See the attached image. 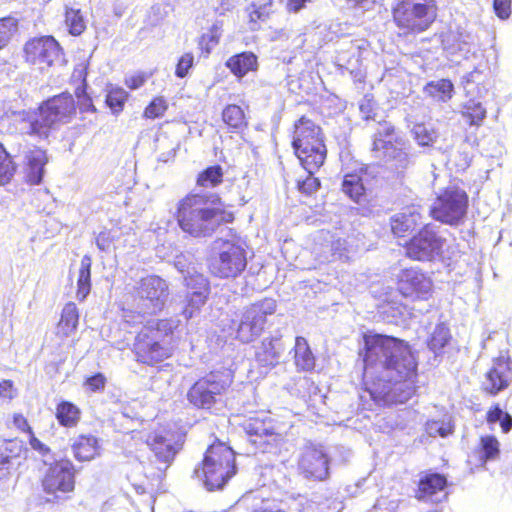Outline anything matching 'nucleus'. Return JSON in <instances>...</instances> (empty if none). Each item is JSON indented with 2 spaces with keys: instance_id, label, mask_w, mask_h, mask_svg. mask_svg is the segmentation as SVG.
<instances>
[{
  "instance_id": "obj_1",
  "label": "nucleus",
  "mask_w": 512,
  "mask_h": 512,
  "mask_svg": "<svg viewBox=\"0 0 512 512\" xmlns=\"http://www.w3.org/2000/svg\"><path fill=\"white\" fill-rule=\"evenodd\" d=\"M364 379L379 405L405 403L415 393L417 361L410 346L393 337L364 336Z\"/></svg>"
},
{
  "instance_id": "obj_2",
  "label": "nucleus",
  "mask_w": 512,
  "mask_h": 512,
  "mask_svg": "<svg viewBox=\"0 0 512 512\" xmlns=\"http://www.w3.org/2000/svg\"><path fill=\"white\" fill-rule=\"evenodd\" d=\"M176 219L185 233L206 237L221 224L232 222L234 215L222 207L216 196L188 194L178 202Z\"/></svg>"
},
{
  "instance_id": "obj_3",
  "label": "nucleus",
  "mask_w": 512,
  "mask_h": 512,
  "mask_svg": "<svg viewBox=\"0 0 512 512\" xmlns=\"http://www.w3.org/2000/svg\"><path fill=\"white\" fill-rule=\"evenodd\" d=\"M168 296L169 288L164 279L156 275L141 278L125 298L123 321L132 325L141 324L146 315L162 311Z\"/></svg>"
},
{
  "instance_id": "obj_4",
  "label": "nucleus",
  "mask_w": 512,
  "mask_h": 512,
  "mask_svg": "<svg viewBox=\"0 0 512 512\" xmlns=\"http://www.w3.org/2000/svg\"><path fill=\"white\" fill-rule=\"evenodd\" d=\"M292 147L306 172H316L326 159L321 128L304 116L294 124Z\"/></svg>"
},
{
  "instance_id": "obj_5",
  "label": "nucleus",
  "mask_w": 512,
  "mask_h": 512,
  "mask_svg": "<svg viewBox=\"0 0 512 512\" xmlns=\"http://www.w3.org/2000/svg\"><path fill=\"white\" fill-rule=\"evenodd\" d=\"M235 473L234 451L222 442L208 447L201 468L194 471L209 491L222 488Z\"/></svg>"
},
{
  "instance_id": "obj_6",
  "label": "nucleus",
  "mask_w": 512,
  "mask_h": 512,
  "mask_svg": "<svg viewBox=\"0 0 512 512\" xmlns=\"http://www.w3.org/2000/svg\"><path fill=\"white\" fill-rule=\"evenodd\" d=\"M165 321H150L137 334L134 342V353L137 361L154 365L169 358L173 347L170 345L169 336L164 329Z\"/></svg>"
},
{
  "instance_id": "obj_7",
  "label": "nucleus",
  "mask_w": 512,
  "mask_h": 512,
  "mask_svg": "<svg viewBox=\"0 0 512 512\" xmlns=\"http://www.w3.org/2000/svg\"><path fill=\"white\" fill-rule=\"evenodd\" d=\"M396 26L407 33L418 34L426 31L437 17L433 1L397 0L392 8Z\"/></svg>"
},
{
  "instance_id": "obj_8",
  "label": "nucleus",
  "mask_w": 512,
  "mask_h": 512,
  "mask_svg": "<svg viewBox=\"0 0 512 512\" xmlns=\"http://www.w3.org/2000/svg\"><path fill=\"white\" fill-rule=\"evenodd\" d=\"M276 309V301L272 298H264L244 308L237 323L236 338L242 343L254 341L264 330L267 317Z\"/></svg>"
},
{
  "instance_id": "obj_9",
  "label": "nucleus",
  "mask_w": 512,
  "mask_h": 512,
  "mask_svg": "<svg viewBox=\"0 0 512 512\" xmlns=\"http://www.w3.org/2000/svg\"><path fill=\"white\" fill-rule=\"evenodd\" d=\"M245 243L239 239L222 241L218 257L211 263V271L220 278H234L247 265Z\"/></svg>"
},
{
  "instance_id": "obj_10",
  "label": "nucleus",
  "mask_w": 512,
  "mask_h": 512,
  "mask_svg": "<svg viewBox=\"0 0 512 512\" xmlns=\"http://www.w3.org/2000/svg\"><path fill=\"white\" fill-rule=\"evenodd\" d=\"M467 206L468 197L465 191L456 187H448L436 198L430 213L437 221L457 225L464 218Z\"/></svg>"
},
{
  "instance_id": "obj_11",
  "label": "nucleus",
  "mask_w": 512,
  "mask_h": 512,
  "mask_svg": "<svg viewBox=\"0 0 512 512\" xmlns=\"http://www.w3.org/2000/svg\"><path fill=\"white\" fill-rule=\"evenodd\" d=\"M229 385L228 374L210 373L194 383L187 392V399L196 408L210 409Z\"/></svg>"
},
{
  "instance_id": "obj_12",
  "label": "nucleus",
  "mask_w": 512,
  "mask_h": 512,
  "mask_svg": "<svg viewBox=\"0 0 512 512\" xmlns=\"http://www.w3.org/2000/svg\"><path fill=\"white\" fill-rule=\"evenodd\" d=\"M26 61L39 70L45 71L61 60L62 50L52 36L34 38L24 47Z\"/></svg>"
},
{
  "instance_id": "obj_13",
  "label": "nucleus",
  "mask_w": 512,
  "mask_h": 512,
  "mask_svg": "<svg viewBox=\"0 0 512 512\" xmlns=\"http://www.w3.org/2000/svg\"><path fill=\"white\" fill-rule=\"evenodd\" d=\"M75 111L76 107L72 95L63 93L44 102L38 113L49 133L55 126L70 121Z\"/></svg>"
},
{
  "instance_id": "obj_14",
  "label": "nucleus",
  "mask_w": 512,
  "mask_h": 512,
  "mask_svg": "<svg viewBox=\"0 0 512 512\" xmlns=\"http://www.w3.org/2000/svg\"><path fill=\"white\" fill-rule=\"evenodd\" d=\"M397 289L410 300H427L432 293V281L420 269H402L397 274Z\"/></svg>"
},
{
  "instance_id": "obj_15",
  "label": "nucleus",
  "mask_w": 512,
  "mask_h": 512,
  "mask_svg": "<svg viewBox=\"0 0 512 512\" xmlns=\"http://www.w3.org/2000/svg\"><path fill=\"white\" fill-rule=\"evenodd\" d=\"M443 244L444 240L425 226L406 244V255L413 260L431 261L440 255Z\"/></svg>"
},
{
  "instance_id": "obj_16",
  "label": "nucleus",
  "mask_w": 512,
  "mask_h": 512,
  "mask_svg": "<svg viewBox=\"0 0 512 512\" xmlns=\"http://www.w3.org/2000/svg\"><path fill=\"white\" fill-rule=\"evenodd\" d=\"M301 474L307 479L323 481L329 476V458L322 446H306L298 462Z\"/></svg>"
},
{
  "instance_id": "obj_17",
  "label": "nucleus",
  "mask_w": 512,
  "mask_h": 512,
  "mask_svg": "<svg viewBox=\"0 0 512 512\" xmlns=\"http://www.w3.org/2000/svg\"><path fill=\"white\" fill-rule=\"evenodd\" d=\"M372 150L377 158L384 159L397 171L407 169L412 163V157L402 139H396L395 142H392L375 137Z\"/></svg>"
},
{
  "instance_id": "obj_18",
  "label": "nucleus",
  "mask_w": 512,
  "mask_h": 512,
  "mask_svg": "<svg viewBox=\"0 0 512 512\" xmlns=\"http://www.w3.org/2000/svg\"><path fill=\"white\" fill-rule=\"evenodd\" d=\"M45 492L56 494L57 492H71L74 489L73 465L70 461H60L51 465L43 479Z\"/></svg>"
},
{
  "instance_id": "obj_19",
  "label": "nucleus",
  "mask_w": 512,
  "mask_h": 512,
  "mask_svg": "<svg viewBox=\"0 0 512 512\" xmlns=\"http://www.w3.org/2000/svg\"><path fill=\"white\" fill-rule=\"evenodd\" d=\"M512 381V362L508 357L500 356L493 360L491 367L485 374L482 383L483 389L496 395L506 389Z\"/></svg>"
},
{
  "instance_id": "obj_20",
  "label": "nucleus",
  "mask_w": 512,
  "mask_h": 512,
  "mask_svg": "<svg viewBox=\"0 0 512 512\" xmlns=\"http://www.w3.org/2000/svg\"><path fill=\"white\" fill-rule=\"evenodd\" d=\"M147 445L153 452L156 460L168 467L181 448L175 434L170 431L153 432L146 439Z\"/></svg>"
},
{
  "instance_id": "obj_21",
  "label": "nucleus",
  "mask_w": 512,
  "mask_h": 512,
  "mask_svg": "<svg viewBox=\"0 0 512 512\" xmlns=\"http://www.w3.org/2000/svg\"><path fill=\"white\" fill-rule=\"evenodd\" d=\"M185 284L188 289V294L183 315L186 319H189L205 304L209 287L207 279L202 274H192L185 277Z\"/></svg>"
},
{
  "instance_id": "obj_22",
  "label": "nucleus",
  "mask_w": 512,
  "mask_h": 512,
  "mask_svg": "<svg viewBox=\"0 0 512 512\" xmlns=\"http://www.w3.org/2000/svg\"><path fill=\"white\" fill-rule=\"evenodd\" d=\"M446 479L440 474H429L423 477L419 482L417 497L420 500L441 502L446 498Z\"/></svg>"
},
{
  "instance_id": "obj_23",
  "label": "nucleus",
  "mask_w": 512,
  "mask_h": 512,
  "mask_svg": "<svg viewBox=\"0 0 512 512\" xmlns=\"http://www.w3.org/2000/svg\"><path fill=\"white\" fill-rule=\"evenodd\" d=\"M13 124L16 132L23 135L46 138L48 132L40 119L38 112H18L13 116Z\"/></svg>"
},
{
  "instance_id": "obj_24",
  "label": "nucleus",
  "mask_w": 512,
  "mask_h": 512,
  "mask_svg": "<svg viewBox=\"0 0 512 512\" xmlns=\"http://www.w3.org/2000/svg\"><path fill=\"white\" fill-rule=\"evenodd\" d=\"M284 345L280 337L264 338L256 350V361L262 367H274L279 363Z\"/></svg>"
},
{
  "instance_id": "obj_25",
  "label": "nucleus",
  "mask_w": 512,
  "mask_h": 512,
  "mask_svg": "<svg viewBox=\"0 0 512 512\" xmlns=\"http://www.w3.org/2000/svg\"><path fill=\"white\" fill-rule=\"evenodd\" d=\"M420 224H422V213L417 206L406 207L391 219L392 232L398 237H403L405 233L413 231Z\"/></svg>"
},
{
  "instance_id": "obj_26",
  "label": "nucleus",
  "mask_w": 512,
  "mask_h": 512,
  "mask_svg": "<svg viewBox=\"0 0 512 512\" xmlns=\"http://www.w3.org/2000/svg\"><path fill=\"white\" fill-rule=\"evenodd\" d=\"M48 162L47 154L44 150L35 148L29 150L25 155V177L31 185H38L41 183L45 165Z\"/></svg>"
},
{
  "instance_id": "obj_27",
  "label": "nucleus",
  "mask_w": 512,
  "mask_h": 512,
  "mask_svg": "<svg viewBox=\"0 0 512 512\" xmlns=\"http://www.w3.org/2000/svg\"><path fill=\"white\" fill-rule=\"evenodd\" d=\"M245 432L249 436L267 438L266 442H276L281 435L275 432L273 422L269 418L251 417L243 424Z\"/></svg>"
},
{
  "instance_id": "obj_28",
  "label": "nucleus",
  "mask_w": 512,
  "mask_h": 512,
  "mask_svg": "<svg viewBox=\"0 0 512 512\" xmlns=\"http://www.w3.org/2000/svg\"><path fill=\"white\" fill-rule=\"evenodd\" d=\"M100 444L97 437L93 435H80L72 444L74 457L78 461H91L100 455Z\"/></svg>"
},
{
  "instance_id": "obj_29",
  "label": "nucleus",
  "mask_w": 512,
  "mask_h": 512,
  "mask_svg": "<svg viewBox=\"0 0 512 512\" xmlns=\"http://www.w3.org/2000/svg\"><path fill=\"white\" fill-rule=\"evenodd\" d=\"M226 67L233 75L242 78L249 72H254L258 69L257 56L252 52L236 54L226 61Z\"/></svg>"
},
{
  "instance_id": "obj_30",
  "label": "nucleus",
  "mask_w": 512,
  "mask_h": 512,
  "mask_svg": "<svg viewBox=\"0 0 512 512\" xmlns=\"http://www.w3.org/2000/svg\"><path fill=\"white\" fill-rule=\"evenodd\" d=\"M294 363L299 371H311L315 367V357L307 340L301 336L295 339Z\"/></svg>"
},
{
  "instance_id": "obj_31",
  "label": "nucleus",
  "mask_w": 512,
  "mask_h": 512,
  "mask_svg": "<svg viewBox=\"0 0 512 512\" xmlns=\"http://www.w3.org/2000/svg\"><path fill=\"white\" fill-rule=\"evenodd\" d=\"M79 314L74 303H67L61 314L60 321L57 325V334L62 337L70 336L77 329Z\"/></svg>"
},
{
  "instance_id": "obj_32",
  "label": "nucleus",
  "mask_w": 512,
  "mask_h": 512,
  "mask_svg": "<svg viewBox=\"0 0 512 512\" xmlns=\"http://www.w3.org/2000/svg\"><path fill=\"white\" fill-rule=\"evenodd\" d=\"M454 86L448 79L431 81L424 87V93L436 101L447 102L452 98Z\"/></svg>"
},
{
  "instance_id": "obj_33",
  "label": "nucleus",
  "mask_w": 512,
  "mask_h": 512,
  "mask_svg": "<svg viewBox=\"0 0 512 512\" xmlns=\"http://www.w3.org/2000/svg\"><path fill=\"white\" fill-rule=\"evenodd\" d=\"M486 109L482 103L474 99H470L464 103L461 115L470 126L480 127L486 118Z\"/></svg>"
},
{
  "instance_id": "obj_34",
  "label": "nucleus",
  "mask_w": 512,
  "mask_h": 512,
  "mask_svg": "<svg viewBox=\"0 0 512 512\" xmlns=\"http://www.w3.org/2000/svg\"><path fill=\"white\" fill-rule=\"evenodd\" d=\"M77 286V297L80 300H84L91 289V258L88 255L83 256L81 259Z\"/></svg>"
},
{
  "instance_id": "obj_35",
  "label": "nucleus",
  "mask_w": 512,
  "mask_h": 512,
  "mask_svg": "<svg viewBox=\"0 0 512 512\" xmlns=\"http://www.w3.org/2000/svg\"><path fill=\"white\" fill-rule=\"evenodd\" d=\"M343 192L355 202H360L364 196L365 187L358 173L346 174L342 183Z\"/></svg>"
},
{
  "instance_id": "obj_36",
  "label": "nucleus",
  "mask_w": 512,
  "mask_h": 512,
  "mask_svg": "<svg viewBox=\"0 0 512 512\" xmlns=\"http://www.w3.org/2000/svg\"><path fill=\"white\" fill-rule=\"evenodd\" d=\"M56 418L62 426L73 427L80 419V410L71 402L63 401L56 408Z\"/></svg>"
},
{
  "instance_id": "obj_37",
  "label": "nucleus",
  "mask_w": 512,
  "mask_h": 512,
  "mask_svg": "<svg viewBox=\"0 0 512 512\" xmlns=\"http://www.w3.org/2000/svg\"><path fill=\"white\" fill-rule=\"evenodd\" d=\"M128 99V93L121 87L109 84L106 87V104L114 114L120 113Z\"/></svg>"
},
{
  "instance_id": "obj_38",
  "label": "nucleus",
  "mask_w": 512,
  "mask_h": 512,
  "mask_svg": "<svg viewBox=\"0 0 512 512\" xmlns=\"http://www.w3.org/2000/svg\"><path fill=\"white\" fill-rule=\"evenodd\" d=\"M412 135L419 146L430 147L436 142L438 133L432 127L423 123H417L412 128Z\"/></svg>"
},
{
  "instance_id": "obj_39",
  "label": "nucleus",
  "mask_w": 512,
  "mask_h": 512,
  "mask_svg": "<svg viewBox=\"0 0 512 512\" xmlns=\"http://www.w3.org/2000/svg\"><path fill=\"white\" fill-rule=\"evenodd\" d=\"M273 0H252L247 8L250 22L265 21L272 12Z\"/></svg>"
},
{
  "instance_id": "obj_40",
  "label": "nucleus",
  "mask_w": 512,
  "mask_h": 512,
  "mask_svg": "<svg viewBox=\"0 0 512 512\" xmlns=\"http://www.w3.org/2000/svg\"><path fill=\"white\" fill-rule=\"evenodd\" d=\"M65 23L69 33L72 35H80L86 28V22L80 9L66 8Z\"/></svg>"
},
{
  "instance_id": "obj_41",
  "label": "nucleus",
  "mask_w": 512,
  "mask_h": 512,
  "mask_svg": "<svg viewBox=\"0 0 512 512\" xmlns=\"http://www.w3.org/2000/svg\"><path fill=\"white\" fill-rule=\"evenodd\" d=\"M486 420L488 424L499 422L503 433H508L512 429V416L503 411L499 405H495L489 409Z\"/></svg>"
},
{
  "instance_id": "obj_42",
  "label": "nucleus",
  "mask_w": 512,
  "mask_h": 512,
  "mask_svg": "<svg viewBox=\"0 0 512 512\" xmlns=\"http://www.w3.org/2000/svg\"><path fill=\"white\" fill-rule=\"evenodd\" d=\"M223 172L219 165L211 166L199 174L197 184L204 188H213L222 182Z\"/></svg>"
},
{
  "instance_id": "obj_43",
  "label": "nucleus",
  "mask_w": 512,
  "mask_h": 512,
  "mask_svg": "<svg viewBox=\"0 0 512 512\" xmlns=\"http://www.w3.org/2000/svg\"><path fill=\"white\" fill-rule=\"evenodd\" d=\"M16 165L2 144H0V185H5L14 176Z\"/></svg>"
},
{
  "instance_id": "obj_44",
  "label": "nucleus",
  "mask_w": 512,
  "mask_h": 512,
  "mask_svg": "<svg viewBox=\"0 0 512 512\" xmlns=\"http://www.w3.org/2000/svg\"><path fill=\"white\" fill-rule=\"evenodd\" d=\"M222 33V24L220 22L214 23L208 32L204 33L199 41L201 50L209 54L211 50L219 43Z\"/></svg>"
},
{
  "instance_id": "obj_45",
  "label": "nucleus",
  "mask_w": 512,
  "mask_h": 512,
  "mask_svg": "<svg viewBox=\"0 0 512 512\" xmlns=\"http://www.w3.org/2000/svg\"><path fill=\"white\" fill-rule=\"evenodd\" d=\"M223 121L231 128L239 129L245 125V116L241 107L228 105L222 113Z\"/></svg>"
},
{
  "instance_id": "obj_46",
  "label": "nucleus",
  "mask_w": 512,
  "mask_h": 512,
  "mask_svg": "<svg viewBox=\"0 0 512 512\" xmlns=\"http://www.w3.org/2000/svg\"><path fill=\"white\" fill-rule=\"evenodd\" d=\"M450 339V333L447 326L439 324L435 327L428 341L429 348L437 353L448 343Z\"/></svg>"
},
{
  "instance_id": "obj_47",
  "label": "nucleus",
  "mask_w": 512,
  "mask_h": 512,
  "mask_svg": "<svg viewBox=\"0 0 512 512\" xmlns=\"http://www.w3.org/2000/svg\"><path fill=\"white\" fill-rule=\"evenodd\" d=\"M499 442L495 436L487 435L480 439V459L493 460L499 455Z\"/></svg>"
},
{
  "instance_id": "obj_48",
  "label": "nucleus",
  "mask_w": 512,
  "mask_h": 512,
  "mask_svg": "<svg viewBox=\"0 0 512 512\" xmlns=\"http://www.w3.org/2000/svg\"><path fill=\"white\" fill-rule=\"evenodd\" d=\"M467 38L468 36L463 37L462 35L454 37V43L449 46L445 45V49L451 55L459 54L462 58H468L472 52V44Z\"/></svg>"
},
{
  "instance_id": "obj_49",
  "label": "nucleus",
  "mask_w": 512,
  "mask_h": 512,
  "mask_svg": "<svg viewBox=\"0 0 512 512\" xmlns=\"http://www.w3.org/2000/svg\"><path fill=\"white\" fill-rule=\"evenodd\" d=\"M17 31V20L12 17L0 19V44L4 48Z\"/></svg>"
},
{
  "instance_id": "obj_50",
  "label": "nucleus",
  "mask_w": 512,
  "mask_h": 512,
  "mask_svg": "<svg viewBox=\"0 0 512 512\" xmlns=\"http://www.w3.org/2000/svg\"><path fill=\"white\" fill-rule=\"evenodd\" d=\"M426 431L427 433L435 437L437 435L441 437H446L453 432V426L450 421H428L426 423Z\"/></svg>"
},
{
  "instance_id": "obj_51",
  "label": "nucleus",
  "mask_w": 512,
  "mask_h": 512,
  "mask_svg": "<svg viewBox=\"0 0 512 512\" xmlns=\"http://www.w3.org/2000/svg\"><path fill=\"white\" fill-rule=\"evenodd\" d=\"M167 110V103L162 97L155 98L145 109L144 116L154 119L162 116Z\"/></svg>"
},
{
  "instance_id": "obj_52",
  "label": "nucleus",
  "mask_w": 512,
  "mask_h": 512,
  "mask_svg": "<svg viewBox=\"0 0 512 512\" xmlns=\"http://www.w3.org/2000/svg\"><path fill=\"white\" fill-rule=\"evenodd\" d=\"M194 56L192 53H185L180 57L176 65L175 75L178 78H184L188 75L189 70L193 67Z\"/></svg>"
},
{
  "instance_id": "obj_53",
  "label": "nucleus",
  "mask_w": 512,
  "mask_h": 512,
  "mask_svg": "<svg viewBox=\"0 0 512 512\" xmlns=\"http://www.w3.org/2000/svg\"><path fill=\"white\" fill-rule=\"evenodd\" d=\"M308 173V176L306 177V179H304L303 181H298L297 183V186H298V189L299 191H301L302 193H305L307 195H310L312 193H314L315 191H317V189L319 188L320 186V181L318 178H315L313 177V173Z\"/></svg>"
},
{
  "instance_id": "obj_54",
  "label": "nucleus",
  "mask_w": 512,
  "mask_h": 512,
  "mask_svg": "<svg viewBox=\"0 0 512 512\" xmlns=\"http://www.w3.org/2000/svg\"><path fill=\"white\" fill-rule=\"evenodd\" d=\"M10 443H3L0 446V484L8 478L9 472L6 466L10 462L11 456L6 452L9 450Z\"/></svg>"
},
{
  "instance_id": "obj_55",
  "label": "nucleus",
  "mask_w": 512,
  "mask_h": 512,
  "mask_svg": "<svg viewBox=\"0 0 512 512\" xmlns=\"http://www.w3.org/2000/svg\"><path fill=\"white\" fill-rule=\"evenodd\" d=\"M114 238L115 237L111 231H101L95 238L96 246L101 251H108L114 241Z\"/></svg>"
},
{
  "instance_id": "obj_56",
  "label": "nucleus",
  "mask_w": 512,
  "mask_h": 512,
  "mask_svg": "<svg viewBox=\"0 0 512 512\" xmlns=\"http://www.w3.org/2000/svg\"><path fill=\"white\" fill-rule=\"evenodd\" d=\"M493 8L500 19H508L511 14V0H494Z\"/></svg>"
},
{
  "instance_id": "obj_57",
  "label": "nucleus",
  "mask_w": 512,
  "mask_h": 512,
  "mask_svg": "<svg viewBox=\"0 0 512 512\" xmlns=\"http://www.w3.org/2000/svg\"><path fill=\"white\" fill-rule=\"evenodd\" d=\"M105 384H106V378L101 373H97V374L89 377L85 382V385L87 386V388L92 392H97V391L103 390L105 387Z\"/></svg>"
},
{
  "instance_id": "obj_58",
  "label": "nucleus",
  "mask_w": 512,
  "mask_h": 512,
  "mask_svg": "<svg viewBox=\"0 0 512 512\" xmlns=\"http://www.w3.org/2000/svg\"><path fill=\"white\" fill-rule=\"evenodd\" d=\"M146 81V77L142 73L133 74L125 78V85L131 90L140 88Z\"/></svg>"
},
{
  "instance_id": "obj_59",
  "label": "nucleus",
  "mask_w": 512,
  "mask_h": 512,
  "mask_svg": "<svg viewBox=\"0 0 512 512\" xmlns=\"http://www.w3.org/2000/svg\"><path fill=\"white\" fill-rule=\"evenodd\" d=\"M29 444L33 450L39 452L42 456H46L50 452L49 447L36 438L33 431L29 433Z\"/></svg>"
},
{
  "instance_id": "obj_60",
  "label": "nucleus",
  "mask_w": 512,
  "mask_h": 512,
  "mask_svg": "<svg viewBox=\"0 0 512 512\" xmlns=\"http://www.w3.org/2000/svg\"><path fill=\"white\" fill-rule=\"evenodd\" d=\"M15 393L13 389V383L10 380H4L0 383V397L12 399Z\"/></svg>"
},
{
  "instance_id": "obj_61",
  "label": "nucleus",
  "mask_w": 512,
  "mask_h": 512,
  "mask_svg": "<svg viewBox=\"0 0 512 512\" xmlns=\"http://www.w3.org/2000/svg\"><path fill=\"white\" fill-rule=\"evenodd\" d=\"M14 425L23 432H27L28 434L32 432L31 427L29 426L26 418L22 414H15L13 416Z\"/></svg>"
},
{
  "instance_id": "obj_62",
  "label": "nucleus",
  "mask_w": 512,
  "mask_h": 512,
  "mask_svg": "<svg viewBox=\"0 0 512 512\" xmlns=\"http://www.w3.org/2000/svg\"><path fill=\"white\" fill-rule=\"evenodd\" d=\"M311 2V0H288L287 1V9L289 12L297 13L302 8L305 7L306 3Z\"/></svg>"
},
{
  "instance_id": "obj_63",
  "label": "nucleus",
  "mask_w": 512,
  "mask_h": 512,
  "mask_svg": "<svg viewBox=\"0 0 512 512\" xmlns=\"http://www.w3.org/2000/svg\"><path fill=\"white\" fill-rule=\"evenodd\" d=\"M256 512H284V510L277 504H266L260 510Z\"/></svg>"
},
{
  "instance_id": "obj_64",
  "label": "nucleus",
  "mask_w": 512,
  "mask_h": 512,
  "mask_svg": "<svg viewBox=\"0 0 512 512\" xmlns=\"http://www.w3.org/2000/svg\"><path fill=\"white\" fill-rule=\"evenodd\" d=\"M83 101H84V103L82 105L84 106V109H86V110L91 109L92 111H95V108L89 98H84Z\"/></svg>"
}]
</instances>
